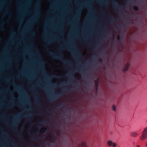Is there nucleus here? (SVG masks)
Here are the masks:
<instances>
[{
	"mask_svg": "<svg viewBox=\"0 0 147 147\" xmlns=\"http://www.w3.org/2000/svg\"><path fill=\"white\" fill-rule=\"evenodd\" d=\"M103 5L105 6H106V4L109 3V1L108 0H105L103 1Z\"/></svg>",
	"mask_w": 147,
	"mask_h": 147,
	"instance_id": "ddd939ff",
	"label": "nucleus"
},
{
	"mask_svg": "<svg viewBox=\"0 0 147 147\" xmlns=\"http://www.w3.org/2000/svg\"><path fill=\"white\" fill-rule=\"evenodd\" d=\"M32 34H34V32H33Z\"/></svg>",
	"mask_w": 147,
	"mask_h": 147,
	"instance_id": "58836bf2",
	"label": "nucleus"
},
{
	"mask_svg": "<svg viewBox=\"0 0 147 147\" xmlns=\"http://www.w3.org/2000/svg\"><path fill=\"white\" fill-rule=\"evenodd\" d=\"M79 146H81V147L78 146L77 147H86V144L85 142H82L81 144H79Z\"/></svg>",
	"mask_w": 147,
	"mask_h": 147,
	"instance_id": "6e6552de",
	"label": "nucleus"
},
{
	"mask_svg": "<svg viewBox=\"0 0 147 147\" xmlns=\"http://www.w3.org/2000/svg\"><path fill=\"white\" fill-rule=\"evenodd\" d=\"M67 49L69 50V51H71V49H69V48H67Z\"/></svg>",
	"mask_w": 147,
	"mask_h": 147,
	"instance_id": "2f4dec72",
	"label": "nucleus"
},
{
	"mask_svg": "<svg viewBox=\"0 0 147 147\" xmlns=\"http://www.w3.org/2000/svg\"><path fill=\"white\" fill-rule=\"evenodd\" d=\"M16 121H14L13 123L12 124V125L13 126H15L16 125V122L17 121H18V119L17 118H16Z\"/></svg>",
	"mask_w": 147,
	"mask_h": 147,
	"instance_id": "f3484780",
	"label": "nucleus"
},
{
	"mask_svg": "<svg viewBox=\"0 0 147 147\" xmlns=\"http://www.w3.org/2000/svg\"><path fill=\"white\" fill-rule=\"evenodd\" d=\"M50 55L54 59H59L65 64H71V63L68 60H64L62 58L63 55L59 52L58 53L49 51Z\"/></svg>",
	"mask_w": 147,
	"mask_h": 147,
	"instance_id": "f257e3e1",
	"label": "nucleus"
},
{
	"mask_svg": "<svg viewBox=\"0 0 147 147\" xmlns=\"http://www.w3.org/2000/svg\"><path fill=\"white\" fill-rule=\"evenodd\" d=\"M12 84L16 87V90L17 91H18V89L21 87V86L16 85L14 82H13Z\"/></svg>",
	"mask_w": 147,
	"mask_h": 147,
	"instance_id": "1a4fd4ad",
	"label": "nucleus"
},
{
	"mask_svg": "<svg viewBox=\"0 0 147 147\" xmlns=\"http://www.w3.org/2000/svg\"><path fill=\"white\" fill-rule=\"evenodd\" d=\"M61 47L62 48H65V47L64 46H61Z\"/></svg>",
	"mask_w": 147,
	"mask_h": 147,
	"instance_id": "bb28decb",
	"label": "nucleus"
},
{
	"mask_svg": "<svg viewBox=\"0 0 147 147\" xmlns=\"http://www.w3.org/2000/svg\"><path fill=\"white\" fill-rule=\"evenodd\" d=\"M107 144L109 147L112 146L113 147H116V144L113 142L111 140H108L107 142Z\"/></svg>",
	"mask_w": 147,
	"mask_h": 147,
	"instance_id": "39448f33",
	"label": "nucleus"
},
{
	"mask_svg": "<svg viewBox=\"0 0 147 147\" xmlns=\"http://www.w3.org/2000/svg\"><path fill=\"white\" fill-rule=\"evenodd\" d=\"M31 139L32 140H34V138H31Z\"/></svg>",
	"mask_w": 147,
	"mask_h": 147,
	"instance_id": "7c9ffc66",
	"label": "nucleus"
},
{
	"mask_svg": "<svg viewBox=\"0 0 147 147\" xmlns=\"http://www.w3.org/2000/svg\"><path fill=\"white\" fill-rule=\"evenodd\" d=\"M18 106H20V105H19L18 104Z\"/></svg>",
	"mask_w": 147,
	"mask_h": 147,
	"instance_id": "09e8293b",
	"label": "nucleus"
},
{
	"mask_svg": "<svg viewBox=\"0 0 147 147\" xmlns=\"http://www.w3.org/2000/svg\"><path fill=\"white\" fill-rule=\"evenodd\" d=\"M6 13L8 14L9 15H11V14L10 13H9L8 11H7L6 12Z\"/></svg>",
	"mask_w": 147,
	"mask_h": 147,
	"instance_id": "c85d7f7f",
	"label": "nucleus"
},
{
	"mask_svg": "<svg viewBox=\"0 0 147 147\" xmlns=\"http://www.w3.org/2000/svg\"><path fill=\"white\" fill-rule=\"evenodd\" d=\"M76 51V52L77 54L79 55V56L81 55V54L80 52L77 49H74Z\"/></svg>",
	"mask_w": 147,
	"mask_h": 147,
	"instance_id": "4468645a",
	"label": "nucleus"
},
{
	"mask_svg": "<svg viewBox=\"0 0 147 147\" xmlns=\"http://www.w3.org/2000/svg\"><path fill=\"white\" fill-rule=\"evenodd\" d=\"M11 106H12V105H10V106L9 107H11Z\"/></svg>",
	"mask_w": 147,
	"mask_h": 147,
	"instance_id": "a18cd8bd",
	"label": "nucleus"
},
{
	"mask_svg": "<svg viewBox=\"0 0 147 147\" xmlns=\"http://www.w3.org/2000/svg\"><path fill=\"white\" fill-rule=\"evenodd\" d=\"M130 135L132 137H136L138 135V134L136 132H133L131 133Z\"/></svg>",
	"mask_w": 147,
	"mask_h": 147,
	"instance_id": "9d476101",
	"label": "nucleus"
},
{
	"mask_svg": "<svg viewBox=\"0 0 147 147\" xmlns=\"http://www.w3.org/2000/svg\"><path fill=\"white\" fill-rule=\"evenodd\" d=\"M50 140L51 141V142H54V141H55V139L53 138H50Z\"/></svg>",
	"mask_w": 147,
	"mask_h": 147,
	"instance_id": "a211bd4d",
	"label": "nucleus"
},
{
	"mask_svg": "<svg viewBox=\"0 0 147 147\" xmlns=\"http://www.w3.org/2000/svg\"><path fill=\"white\" fill-rule=\"evenodd\" d=\"M112 109L113 111H115V107L114 105H113L112 107Z\"/></svg>",
	"mask_w": 147,
	"mask_h": 147,
	"instance_id": "aec40b11",
	"label": "nucleus"
},
{
	"mask_svg": "<svg viewBox=\"0 0 147 147\" xmlns=\"http://www.w3.org/2000/svg\"><path fill=\"white\" fill-rule=\"evenodd\" d=\"M55 78H59V77L58 76H55Z\"/></svg>",
	"mask_w": 147,
	"mask_h": 147,
	"instance_id": "a878e982",
	"label": "nucleus"
},
{
	"mask_svg": "<svg viewBox=\"0 0 147 147\" xmlns=\"http://www.w3.org/2000/svg\"><path fill=\"white\" fill-rule=\"evenodd\" d=\"M36 18V16H35L34 18V19H35Z\"/></svg>",
	"mask_w": 147,
	"mask_h": 147,
	"instance_id": "f704fd0d",
	"label": "nucleus"
},
{
	"mask_svg": "<svg viewBox=\"0 0 147 147\" xmlns=\"http://www.w3.org/2000/svg\"><path fill=\"white\" fill-rule=\"evenodd\" d=\"M1 38H0V42H1Z\"/></svg>",
	"mask_w": 147,
	"mask_h": 147,
	"instance_id": "37998d69",
	"label": "nucleus"
},
{
	"mask_svg": "<svg viewBox=\"0 0 147 147\" xmlns=\"http://www.w3.org/2000/svg\"><path fill=\"white\" fill-rule=\"evenodd\" d=\"M61 106V105H59L58 106H57V107H59V106Z\"/></svg>",
	"mask_w": 147,
	"mask_h": 147,
	"instance_id": "79ce46f5",
	"label": "nucleus"
},
{
	"mask_svg": "<svg viewBox=\"0 0 147 147\" xmlns=\"http://www.w3.org/2000/svg\"><path fill=\"white\" fill-rule=\"evenodd\" d=\"M2 3V2H0V4Z\"/></svg>",
	"mask_w": 147,
	"mask_h": 147,
	"instance_id": "de8ad7c7",
	"label": "nucleus"
},
{
	"mask_svg": "<svg viewBox=\"0 0 147 147\" xmlns=\"http://www.w3.org/2000/svg\"><path fill=\"white\" fill-rule=\"evenodd\" d=\"M109 18L111 19V20L110 21V22L111 23H114L115 22V21L113 18V16L110 15L109 16Z\"/></svg>",
	"mask_w": 147,
	"mask_h": 147,
	"instance_id": "9b49d317",
	"label": "nucleus"
},
{
	"mask_svg": "<svg viewBox=\"0 0 147 147\" xmlns=\"http://www.w3.org/2000/svg\"><path fill=\"white\" fill-rule=\"evenodd\" d=\"M10 93V94H11V96L12 97H14V96L12 92L11 91Z\"/></svg>",
	"mask_w": 147,
	"mask_h": 147,
	"instance_id": "412c9836",
	"label": "nucleus"
},
{
	"mask_svg": "<svg viewBox=\"0 0 147 147\" xmlns=\"http://www.w3.org/2000/svg\"><path fill=\"white\" fill-rule=\"evenodd\" d=\"M99 61L100 62H102V60L101 58L99 59Z\"/></svg>",
	"mask_w": 147,
	"mask_h": 147,
	"instance_id": "b1692460",
	"label": "nucleus"
},
{
	"mask_svg": "<svg viewBox=\"0 0 147 147\" xmlns=\"http://www.w3.org/2000/svg\"><path fill=\"white\" fill-rule=\"evenodd\" d=\"M71 89H72L71 88H69V90H71Z\"/></svg>",
	"mask_w": 147,
	"mask_h": 147,
	"instance_id": "e433bc0d",
	"label": "nucleus"
},
{
	"mask_svg": "<svg viewBox=\"0 0 147 147\" xmlns=\"http://www.w3.org/2000/svg\"><path fill=\"white\" fill-rule=\"evenodd\" d=\"M19 115V114H17V115H16V117H18V116Z\"/></svg>",
	"mask_w": 147,
	"mask_h": 147,
	"instance_id": "ea45409f",
	"label": "nucleus"
},
{
	"mask_svg": "<svg viewBox=\"0 0 147 147\" xmlns=\"http://www.w3.org/2000/svg\"><path fill=\"white\" fill-rule=\"evenodd\" d=\"M35 103L37 104L38 105H40V103L37 101H36L35 102Z\"/></svg>",
	"mask_w": 147,
	"mask_h": 147,
	"instance_id": "5701e85b",
	"label": "nucleus"
},
{
	"mask_svg": "<svg viewBox=\"0 0 147 147\" xmlns=\"http://www.w3.org/2000/svg\"><path fill=\"white\" fill-rule=\"evenodd\" d=\"M7 136H8V134H5Z\"/></svg>",
	"mask_w": 147,
	"mask_h": 147,
	"instance_id": "49530a36",
	"label": "nucleus"
},
{
	"mask_svg": "<svg viewBox=\"0 0 147 147\" xmlns=\"http://www.w3.org/2000/svg\"><path fill=\"white\" fill-rule=\"evenodd\" d=\"M94 55H93L92 56L91 59H93L94 58Z\"/></svg>",
	"mask_w": 147,
	"mask_h": 147,
	"instance_id": "393cba45",
	"label": "nucleus"
},
{
	"mask_svg": "<svg viewBox=\"0 0 147 147\" xmlns=\"http://www.w3.org/2000/svg\"><path fill=\"white\" fill-rule=\"evenodd\" d=\"M45 121H40V123L41 124H42L43 125H44L45 123Z\"/></svg>",
	"mask_w": 147,
	"mask_h": 147,
	"instance_id": "6ab92c4d",
	"label": "nucleus"
},
{
	"mask_svg": "<svg viewBox=\"0 0 147 147\" xmlns=\"http://www.w3.org/2000/svg\"><path fill=\"white\" fill-rule=\"evenodd\" d=\"M17 78H19V77L18 76H17Z\"/></svg>",
	"mask_w": 147,
	"mask_h": 147,
	"instance_id": "8fccbe9b",
	"label": "nucleus"
},
{
	"mask_svg": "<svg viewBox=\"0 0 147 147\" xmlns=\"http://www.w3.org/2000/svg\"><path fill=\"white\" fill-rule=\"evenodd\" d=\"M134 9L135 11H138L139 10V8L137 6H134Z\"/></svg>",
	"mask_w": 147,
	"mask_h": 147,
	"instance_id": "dca6fc26",
	"label": "nucleus"
},
{
	"mask_svg": "<svg viewBox=\"0 0 147 147\" xmlns=\"http://www.w3.org/2000/svg\"><path fill=\"white\" fill-rule=\"evenodd\" d=\"M116 2L115 1L113 2L115 9L119 13H121L122 12V10L120 6L117 5Z\"/></svg>",
	"mask_w": 147,
	"mask_h": 147,
	"instance_id": "20e7f679",
	"label": "nucleus"
},
{
	"mask_svg": "<svg viewBox=\"0 0 147 147\" xmlns=\"http://www.w3.org/2000/svg\"><path fill=\"white\" fill-rule=\"evenodd\" d=\"M147 138V127H145L143 130L142 135L140 139L141 140H143Z\"/></svg>",
	"mask_w": 147,
	"mask_h": 147,
	"instance_id": "7ed1b4c3",
	"label": "nucleus"
},
{
	"mask_svg": "<svg viewBox=\"0 0 147 147\" xmlns=\"http://www.w3.org/2000/svg\"><path fill=\"white\" fill-rule=\"evenodd\" d=\"M47 130V128H45V130L44 131V132H46V130Z\"/></svg>",
	"mask_w": 147,
	"mask_h": 147,
	"instance_id": "c756f323",
	"label": "nucleus"
},
{
	"mask_svg": "<svg viewBox=\"0 0 147 147\" xmlns=\"http://www.w3.org/2000/svg\"><path fill=\"white\" fill-rule=\"evenodd\" d=\"M146 147H147V143H146Z\"/></svg>",
	"mask_w": 147,
	"mask_h": 147,
	"instance_id": "a19ab883",
	"label": "nucleus"
},
{
	"mask_svg": "<svg viewBox=\"0 0 147 147\" xmlns=\"http://www.w3.org/2000/svg\"><path fill=\"white\" fill-rule=\"evenodd\" d=\"M129 66V64H126L123 67V70L124 71H126L128 69Z\"/></svg>",
	"mask_w": 147,
	"mask_h": 147,
	"instance_id": "0eeeda50",
	"label": "nucleus"
},
{
	"mask_svg": "<svg viewBox=\"0 0 147 147\" xmlns=\"http://www.w3.org/2000/svg\"><path fill=\"white\" fill-rule=\"evenodd\" d=\"M24 117H25L27 119V120H28L30 119V115H26L24 116Z\"/></svg>",
	"mask_w": 147,
	"mask_h": 147,
	"instance_id": "2eb2a0df",
	"label": "nucleus"
},
{
	"mask_svg": "<svg viewBox=\"0 0 147 147\" xmlns=\"http://www.w3.org/2000/svg\"><path fill=\"white\" fill-rule=\"evenodd\" d=\"M14 146L15 147H18V146L17 145H14Z\"/></svg>",
	"mask_w": 147,
	"mask_h": 147,
	"instance_id": "72a5a7b5",
	"label": "nucleus"
},
{
	"mask_svg": "<svg viewBox=\"0 0 147 147\" xmlns=\"http://www.w3.org/2000/svg\"><path fill=\"white\" fill-rule=\"evenodd\" d=\"M136 146V147H140V146L138 145H137Z\"/></svg>",
	"mask_w": 147,
	"mask_h": 147,
	"instance_id": "cd10ccee",
	"label": "nucleus"
},
{
	"mask_svg": "<svg viewBox=\"0 0 147 147\" xmlns=\"http://www.w3.org/2000/svg\"><path fill=\"white\" fill-rule=\"evenodd\" d=\"M4 20H1L0 21V30H4Z\"/></svg>",
	"mask_w": 147,
	"mask_h": 147,
	"instance_id": "423d86ee",
	"label": "nucleus"
},
{
	"mask_svg": "<svg viewBox=\"0 0 147 147\" xmlns=\"http://www.w3.org/2000/svg\"><path fill=\"white\" fill-rule=\"evenodd\" d=\"M80 11V8H78V11L79 12Z\"/></svg>",
	"mask_w": 147,
	"mask_h": 147,
	"instance_id": "c9c22d12",
	"label": "nucleus"
},
{
	"mask_svg": "<svg viewBox=\"0 0 147 147\" xmlns=\"http://www.w3.org/2000/svg\"><path fill=\"white\" fill-rule=\"evenodd\" d=\"M67 88L66 87H65L63 89L62 91L60 92H57V93L55 94V95L52 97H51L49 98V101L51 102H52L54 101V100L55 98L59 97L61 95H62V94H63L64 93H65L66 92V88Z\"/></svg>",
	"mask_w": 147,
	"mask_h": 147,
	"instance_id": "f03ea898",
	"label": "nucleus"
},
{
	"mask_svg": "<svg viewBox=\"0 0 147 147\" xmlns=\"http://www.w3.org/2000/svg\"><path fill=\"white\" fill-rule=\"evenodd\" d=\"M45 47L46 48H47V45H45Z\"/></svg>",
	"mask_w": 147,
	"mask_h": 147,
	"instance_id": "c03bdc74",
	"label": "nucleus"
},
{
	"mask_svg": "<svg viewBox=\"0 0 147 147\" xmlns=\"http://www.w3.org/2000/svg\"><path fill=\"white\" fill-rule=\"evenodd\" d=\"M117 39L118 40H120L121 39V37L120 36H118L117 37Z\"/></svg>",
	"mask_w": 147,
	"mask_h": 147,
	"instance_id": "4be33fe9",
	"label": "nucleus"
},
{
	"mask_svg": "<svg viewBox=\"0 0 147 147\" xmlns=\"http://www.w3.org/2000/svg\"><path fill=\"white\" fill-rule=\"evenodd\" d=\"M33 133L34 134H36V132H33Z\"/></svg>",
	"mask_w": 147,
	"mask_h": 147,
	"instance_id": "4c0bfd02",
	"label": "nucleus"
},
{
	"mask_svg": "<svg viewBox=\"0 0 147 147\" xmlns=\"http://www.w3.org/2000/svg\"><path fill=\"white\" fill-rule=\"evenodd\" d=\"M45 41H46L47 42V44H49L50 43H51L54 41H55V40L54 39H51V40H45Z\"/></svg>",
	"mask_w": 147,
	"mask_h": 147,
	"instance_id": "f8f14e48",
	"label": "nucleus"
},
{
	"mask_svg": "<svg viewBox=\"0 0 147 147\" xmlns=\"http://www.w3.org/2000/svg\"><path fill=\"white\" fill-rule=\"evenodd\" d=\"M18 135L19 136H21V134L20 133H18Z\"/></svg>",
	"mask_w": 147,
	"mask_h": 147,
	"instance_id": "473e14b6",
	"label": "nucleus"
}]
</instances>
